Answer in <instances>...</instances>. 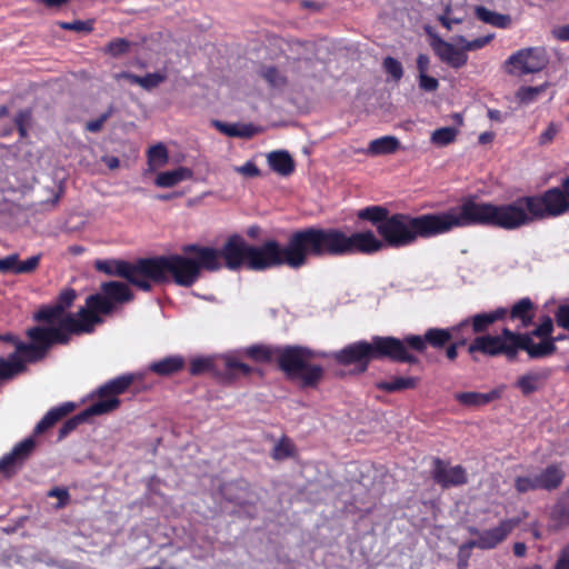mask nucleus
<instances>
[{"label":"nucleus","mask_w":569,"mask_h":569,"mask_svg":"<svg viewBox=\"0 0 569 569\" xmlns=\"http://www.w3.org/2000/svg\"><path fill=\"white\" fill-rule=\"evenodd\" d=\"M547 64L543 49L526 48L511 54L505 63L506 71L510 74H529L541 71Z\"/></svg>","instance_id":"9d476101"},{"label":"nucleus","mask_w":569,"mask_h":569,"mask_svg":"<svg viewBox=\"0 0 569 569\" xmlns=\"http://www.w3.org/2000/svg\"><path fill=\"white\" fill-rule=\"evenodd\" d=\"M164 80L166 76L160 72L148 73L141 77L140 87H142L146 90H150L158 87Z\"/></svg>","instance_id":"de8ad7c7"},{"label":"nucleus","mask_w":569,"mask_h":569,"mask_svg":"<svg viewBox=\"0 0 569 569\" xmlns=\"http://www.w3.org/2000/svg\"><path fill=\"white\" fill-rule=\"evenodd\" d=\"M500 397L499 390H491L490 392H458L455 399L462 406L468 408L482 407Z\"/></svg>","instance_id":"4be33fe9"},{"label":"nucleus","mask_w":569,"mask_h":569,"mask_svg":"<svg viewBox=\"0 0 569 569\" xmlns=\"http://www.w3.org/2000/svg\"><path fill=\"white\" fill-rule=\"evenodd\" d=\"M183 251L187 256L140 259L136 263L114 259L97 260L94 267L109 276L122 277L143 291L151 290L152 281H164L168 273L177 284L190 287L198 280L201 267H218L217 253L209 248L191 244L184 247Z\"/></svg>","instance_id":"f03ea898"},{"label":"nucleus","mask_w":569,"mask_h":569,"mask_svg":"<svg viewBox=\"0 0 569 569\" xmlns=\"http://www.w3.org/2000/svg\"><path fill=\"white\" fill-rule=\"evenodd\" d=\"M471 226H478L475 199L471 197L443 212L426 213L418 217L396 213L377 226V231L382 237V240L379 239L381 248L370 254L380 251L385 243L389 247L401 248L413 243L418 238H432L453 229ZM375 238L378 240L376 236Z\"/></svg>","instance_id":"7ed1b4c3"},{"label":"nucleus","mask_w":569,"mask_h":569,"mask_svg":"<svg viewBox=\"0 0 569 569\" xmlns=\"http://www.w3.org/2000/svg\"><path fill=\"white\" fill-rule=\"evenodd\" d=\"M552 34L560 41H569V24L555 28Z\"/></svg>","instance_id":"774afa93"},{"label":"nucleus","mask_w":569,"mask_h":569,"mask_svg":"<svg viewBox=\"0 0 569 569\" xmlns=\"http://www.w3.org/2000/svg\"><path fill=\"white\" fill-rule=\"evenodd\" d=\"M383 68L388 74L392 77L395 81H399L403 76L402 64L392 57H387L383 60Z\"/></svg>","instance_id":"a18cd8bd"},{"label":"nucleus","mask_w":569,"mask_h":569,"mask_svg":"<svg viewBox=\"0 0 569 569\" xmlns=\"http://www.w3.org/2000/svg\"><path fill=\"white\" fill-rule=\"evenodd\" d=\"M553 329V325L550 318H547L542 323H540L530 335L533 338L539 337L542 339H549L548 337L551 335Z\"/></svg>","instance_id":"864d4df0"},{"label":"nucleus","mask_w":569,"mask_h":569,"mask_svg":"<svg viewBox=\"0 0 569 569\" xmlns=\"http://www.w3.org/2000/svg\"><path fill=\"white\" fill-rule=\"evenodd\" d=\"M59 27L63 30H70L76 32H90L92 31V22L74 20L72 22H59Z\"/></svg>","instance_id":"49530a36"},{"label":"nucleus","mask_w":569,"mask_h":569,"mask_svg":"<svg viewBox=\"0 0 569 569\" xmlns=\"http://www.w3.org/2000/svg\"><path fill=\"white\" fill-rule=\"evenodd\" d=\"M278 362L280 368L291 378L299 375L308 360L315 357V352L301 347H287L277 349Z\"/></svg>","instance_id":"f8f14e48"},{"label":"nucleus","mask_w":569,"mask_h":569,"mask_svg":"<svg viewBox=\"0 0 569 569\" xmlns=\"http://www.w3.org/2000/svg\"><path fill=\"white\" fill-rule=\"evenodd\" d=\"M192 177V171L186 167H179L170 171L160 172L156 178V186L171 188Z\"/></svg>","instance_id":"a878e982"},{"label":"nucleus","mask_w":569,"mask_h":569,"mask_svg":"<svg viewBox=\"0 0 569 569\" xmlns=\"http://www.w3.org/2000/svg\"><path fill=\"white\" fill-rule=\"evenodd\" d=\"M358 218L369 220L377 227L378 224L382 223V221L389 219V216L386 208L380 206H372L360 210L358 212Z\"/></svg>","instance_id":"72a5a7b5"},{"label":"nucleus","mask_w":569,"mask_h":569,"mask_svg":"<svg viewBox=\"0 0 569 569\" xmlns=\"http://www.w3.org/2000/svg\"><path fill=\"white\" fill-rule=\"evenodd\" d=\"M432 48L439 59L451 68H462L468 61V54L461 46L457 48L450 42L438 39L432 43Z\"/></svg>","instance_id":"f3484780"},{"label":"nucleus","mask_w":569,"mask_h":569,"mask_svg":"<svg viewBox=\"0 0 569 569\" xmlns=\"http://www.w3.org/2000/svg\"><path fill=\"white\" fill-rule=\"evenodd\" d=\"M292 443L288 440H282L278 442L273 448V458L274 459H284L291 456L292 453Z\"/></svg>","instance_id":"8fccbe9b"},{"label":"nucleus","mask_w":569,"mask_h":569,"mask_svg":"<svg viewBox=\"0 0 569 569\" xmlns=\"http://www.w3.org/2000/svg\"><path fill=\"white\" fill-rule=\"evenodd\" d=\"M475 16L483 23L497 28H508L511 23L510 16L498 13L496 11L487 9L483 6L475 7Z\"/></svg>","instance_id":"c85d7f7f"},{"label":"nucleus","mask_w":569,"mask_h":569,"mask_svg":"<svg viewBox=\"0 0 569 569\" xmlns=\"http://www.w3.org/2000/svg\"><path fill=\"white\" fill-rule=\"evenodd\" d=\"M550 519L558 528L569 526V489L563 491L551 507Z\"/></svg>","instance_id":"b1692460"},{"label":"nucleus","mask_w":569,"mask_h":569,"mask_svg":"<svg viewBox=\"0 0 569 569\" xmlns=\"http://www.w3.org/2000/svg\"><path fill=\"white\" fill-rule=\"evenodd\" d=\"M439 20L441 24L448 30H451L453 24H459L463 21L462 18L452 17L450 8L446 9L445 13L439 18Z\"/></svg>","instance_id":"13d9d810"},{"label":"nucleus","mask_w":569,"mask_h":569,"mask_svg":"<svg viewBox=\"0 0 569 569\" xmlns=\"http://www.w3.org/2000/svg\"><path fill=\"white\" fill-rule=\"evenodd\" d=\"M236 171L247 177H258L260 171L252 161H247L244 164L237 167Z\"/></svg>","instance_id":"e2e57ef3"},{"label":"nucleus","mask_w":569,"mask_h":569,"mask_svg":"<svg viewBox=\"0 0 569 569\" xmlns=\"http://www.w3.org/2000/svg\"><path fill=\"white\" fill-rule=\"evenodd\" d=\"M30 342H23L10 333L0 335V341H6L14 347V351L6 360L14 357V360L23 366L27 363L40 361L47 355L52 346V339H60L61 336L56 330H46L43 327H33L27 331Z\"/></svg>","instance_id":"0eeeda50"},{"label":"nucleus","mask_w":569,"mask_h":569,"mask_svg":"<svg viewBox=\"0 0 569 569\" xmlns=\"http://www.w3.org/2000/svg\"><path fill=\"white\" fill-rule=\"evenodd\" d=\"M506 315V308H498L495 311L478 313L471 318L465 319L463 321H469V328H465L461 331V339L459 342L466 343L471 336L486 331L489 326L497 320L503 319Z\"/></svg>","instance_id":"2eb2a0df"},{"label":"nucleus","mask_w":569,"mask_h":569,"mask_svg":"<svg viewBox=\"0 0 569 569\" xmlns=\"http://www.w3.org/2000/svg\"><path fill=\"white\" fill-rule=\"evenodd\" d=\"M40 262V256H32L24 261H19V267L17 268V273H30L34 271Z\"/></svg>","instance_id":"603ef678"},{"label":"nucleus","mask_w":569,"mask_h":569,"mask_svg":"<svg viewBox=\"0 0 569 569\" xmlns=\"http://www.w3.org/2000/svg\"><path fill=\"white\" fill-rule=\"evenodd\" d=\"M533 303L529 298H522L510 310L512 320H520V328H527L533 319Z\"/></svg>","instance_id":"c756f323"},{"label":"nucleus","mask_w":569,"mask_h":569,"mask_svg":"<svg viewBox=\"0 0 569 569\" xmlns=\"http://www.w3.org/2000/svg\"><path fill=\"white\" fill-rule=\"evenodd\" d=\"M120 405V400L116 397H100V399L82 411L86 419L92 416H101L113 411Z\"/></svg>","instance_id":"2f4dec72"},{"label":"nucleus","mask_w":569,"mask_h":569,"mask_svg":"<svg viewBox=\"0 0 569 569\" xmlns=\"http://www.w3.org/2000/svg\"><path fill=\"white\" fill-rule=\"evenodd\" d=\"M430 60L427 54L420 53L417 57V68L419 70V74H426L429 69Z\"/></svg>","instance_id":"338daca9"},{"label":"nucleus","mask_w":569,"mask_h":569,"mask_svg":"<svg viewBox=\"0 0 569 569\" xmlns=\"http://www.w3.org/2000/svg\"><path fill=\"white\" fill-rule=\"evenodd\" d=\"M520 523V519L510 518L505 519L499 522V525L495 528L482 530L479 533L481 538L482 550L493 549L502 541L507 539V537L513 531L516 527Z\"/></svg>","instance_id":"dca6fc26"},{"label":"nucleus","mask_w":569,"mask_h":569,"mask_svg":"<svg viewBox=\"0 0 569 569\" xmlns=\"http://www.w3.org/2000/svg\"><path fill=\"white\" fill-rule=\"evenodd\" d=\"M274 353H277V350L264 346H251L246 349V355L256 361H269Z\"/></svg>","instance_id":"37998d69"},{"label":"nucleus","mask_w":569,"mask_h":569,"mask_svg":"<svg viewBox=\"0 0 569 569\" xmlns=\"http://www.w3.org/2000/svg\"><path fill=\"white\" fill-rule=\"evenodd\" d=\"M555 569H569V543L562 549Z\"/></svg>","instance_id":"69168bd1"},{"label":"nucleus","mask_w":569,"mask_h":569,"mask_svg":"<svg viewBox=\"0 0 569 569\" xmlns=\"http://www.w3.org/2000/svg\"><path fill=\"white\" fill-rule=\"evenodd\" d=\"M419 87L428 92L436 91L439 87V82L436 78L426 74H419Z\"/></svg>","instance_id":"6e6d98bb"},{"label":"nucleus","mask_w":569,"mask_h":569,"mask_svg":"<svg viewBox=\"0 0 569 569\" xmlns=\"http://www.w3.org/2000/svg\"><path fill=\"white\" fill-rule=\"evenodd\" d=\"M417 383V379L413 377H397L390 381H381L377 383V387L388 392L400 391L405 389H412Z\"/></svg>","instance_id":"473e14b6"},{"label":"nucleus","mask_w":569,"mask_h":569,"mask_svg":"<svg viewBox=\"0 0 569 569\" xmlns=\"http://www.w3.org/2000/svg\"><path fill=\"white\" fill-rule=\"evenodd\" d=\"M19 267V254L12 253L4 258L0 259V272L11 271L17 273V268Z\"/></svg>","instance_id":"09e8293b"},{"label":"nucleus","mask_w":569,"mask_h":569,"mask_svg":"<svg viewBox=\"0 0 569 569\" xmlns=\"http://www.w3.org/2000/svg\"><path fill=\"white\" fill-rule=\"evenodd\" d=\"M213 126L228 137L251 138L257 133V129L252 124L226 123L213 121Z\"/></svg>","instance_id":"7c9ffc66"},{"label":"nucleus","mask_w":569,"mask_h":569,"mask_svg":"<svg viewBox=\"0 0 569 569\" xmlns=\"http://www.w3.org/2000/svg\"><path fill=\"white\" fill-rule=\"evenodd\" d=\"M556 321L559 327L569 330V305L560 306L556 312Z\"/></svg>","instance_id":"4d7b16f0"},{"label":"nucleus","mask_w":569,"mask_h":569,"mask_svg":"<svg viewBox=\"0 0 569 569\" xmlns=\"http://www.w3.org/2000/svg\"><path fill=\"white\" fill-rule=\"evenodd\" d=\"M101 292L87 298V307L98 316L99 313H110L113 310L114 303L128 302L133 297L129 287L119 281L102 283Z\"/></svg>","instance_id":"6e6552de"},{"label":"nucleus","mask_w":569,"mask_h":569,"mask_svg":"<svg viewBox=\"0 0 569 569\" xmlns=\"http://www.w3.org/2000/svg\"><path fill=\"white\" fill-rule=\"evenodd\" d=\"M468 352H481L487 356L506 355L509 359L516 358V333L505 328L501 335H483L477 337L468 347Z\"/></svg>","instance_id":"1a4fd4ad"},{"label":"nucleus","mask_w":569,"mask_h":569,"mask_svg":"<svg viewBox=\"0 0 569 569\" xmlns=\"http://www.w3.org/2000/svg\"><path fill=\"white\" fill-rule=\"evenodd\" d=\"M148 159L150 163L162 166L168 161V151L161 143L151 147L148 151Z\"/></svg>","instance_id":"c03bdc74"},{"label":"nucleus","mask_w":569,"mask_h":569,"mask_svg":"<svg viewBox=\"0 0 569 569\" xmlns=\"http://www.w3.org/2000/svg\"><path fill=\"white\" fill-rule=\"evenodd\" d=\"M379 248L381 242L375 238L372 231L347 233L339 228H307L297 231L291 234L286 247L276 240L252 246L241 236L234 234L228 238L220 250L211 248L217 253L218 267L204 270H219L222 260L230 270L246 266L250 270L263 271L282 264L297 269L306 264L309 256L345 257L371 253Z\"/></svg>","instance_id":"f257e3e1"},{"label":"nucleus","mask_w":569,"mask_h":569,"mask_svg":"<svg viewBox=\"0 0 569 569\" xmlns=\"http://www.w3.org/2000/svg\"><path fill=\"white\" fill-rule=\"evenodd\" d=\"M389 358L393 361L413 363L417 358L406 350L400 339L376 336L370 342L357 341L335 353V359L341 365L361 363V370L367 369L371 359Z\"/></svg>","instance_id":"423d86ee"},{"label":"nucleus","mask_w":569,"mask_h":569,"mask_svg":"<svg viewBox=\"0 0 569 569\" xmlns=\"http://www.w3.org/2000/svg\"><path fill=\"white\" fill-rule=\"evenodd\" d=\"M36 449V440L28 437L18 442L10 452L0 459V475L3 479H11L24 466Z\"/></svg>","instance_id":"9b49d317"},{"label":"nucleus","mask_w":569,"mask_h":569,"mask_svg":"<svg viewBox=\"0 0 569 569\" xmlns=\"http://www.w3.org/2000/svg\"><path fill=\"white\" fill-rule=\"evenodd\" d=\"M209 367H210V361L208 359H202V358L193 359L190 365V372L192 375H199V373L206 371L207 369H209Z\"/></svg>","instance_id":"0e129e2a"},{"label":"nucleus","mask_w":569,"mask_h":569,"mask_svg":"<svg viewBox=\"0 0 569 569\" xmlns=\"http://www.w3.org/2000/svg\"><path fill=\"white\" fill-rule=\"evenodd\" d=\"M432 478L442 488L458 487L468 481L465 468L461 466H450L439 458L433 460Z\"/></svg>","instance_id":"ddd939ff"},{"label":"nucleus","mask_w":569,"mask_h":569,"mask_svg":"<svg viewBox=\"0 0 569 569\" xmlns=\"http://www.w3.org/2000/svg\"><path fill=\"white\" fill-rule=\"evenodd\" d=\"M183 366L184 360L181 356H170L152 362L149 369L159 376H169L180 371Z\"/></svg>","instance_id":"bb28decb"},{"label":"nucleus","mask_w":569,"mask_h":569,"mask_svg":"<svg viewBox=\"0 0 569 569\" xmlns=\"http://www.w3.org/2000/svg\"><path fill=\"white\" fill-rule=\"evenodd\" d=\"M261 77L273 88L284 86V76L274 67H264L260 71Z\"/></svg>","instance_id":"79ce46f5"},{"label":"nucleus","mask_w":569,"mask_h":569,"mask_svg":"<svg viewBox=\"0 0 569 569\" xmlns=\"http://www.w3.org/2000/svg\"><path fill=\"white\" fill-rule=\"evenodd\" d=\"M87 419L84 418V416H82V412L72 417L71 419H69L68 421H66L63 423V426L60 428V438H63L64 436H67L69 432H71L72 430H74L78 425L82 421H86Z\"/></svg>","instance_id":"5fc2aeb1"},{"label":"nucleus","mask_w":569,"mask_h":569,"mask_svg":"<svg viewBox=\"0 0 569 569\" xmlns=\"http://www.w3.org/2000/svg\"><path fill=\"white\" fill-rule=\"evenodd\" d=\"M546 88V84L537 87H521L517 91L516 98L521 104L528 106L535 102L545 92Z\"/></svg>","instance_id":"f704fd0d"},{"label":"nucleus","mask_w":569,"mask_h":569,"mask_svg":"<svg viewBox=\"0 0 569 569\" xmlns=\"http://www.w3.org/2000/svg\"><path fill=\"white\" fill-rule=\"evenodd\" d=\"M559 128L555 123H550L548 128L539 136V143L547 144L553 140L558 133Z\"/></svg>","instance_id":"052dcab7"},{"label":"nucleus","mask_w":569,"mask_h":569,"mask_svg":"<svg viewBox=\"0 0 569 569\" xmlns=\"http://www.w3.org/2000/svg\"><path fill=\"white\" fill-rule=\"evenodd\" d=\"M322 377V368L320 366H309L308 362L303 366V369L296 375L295 378L300 379L303 386H313Z\"/></svg>","instance_id":"c9c22d12"},{"label":"nucleus","mask_w":569,"mask_h":569,"mask_svg":"<svg viewBox=\"0 0 569 569\" xmlns=\"http://www.w3.org/2000/svg\"><path fill=\"white\" fill-rule=\"evenodd\" d=\"M560 188L541 196L521 197L509 203L496 204L475 200L478 226L516 230L547 217H557L569 210V178Z\"/></svg>","instance_id":"20e7f679"},{"label":"nucleus","mask_w":569,"mask_h":569,"mask_svg":"<svg viewBox=\"0 0 569 569\" xmlns=\"http://www.w3.org/2000/svg\"><path fill=\"white\" fill-rule=\"evenodd\" d=\"M110 114H111V111H108V112L101 114L98 119L91 120V121L87 122L86 129L88 131H90V132H98V131H100L102 126H103V123L108 120Z\"/></svg>","instance_id":"680f3d73"},{"label":"nucleus","mask_w":569,"mask_h":569,"mask_svg":"<svg viewBox=\"0 0 569 569\" xmlns=\"http://www.w3.org/2000/svg\"><path fill=\"white\" fill-rule=\"evenodd\" d=\"M465 328H469V321H461L457 326L447 329L430 328L426 331L425 338L427 343L435 348H441L452 339H459V333Z\"/></svg>","instance_id":"a211bd4d"},{"label":"nucleus","mask_w":569,"mask_h":569,"mask_svg":"<svg viewBox=\"0 0 569 569\" xmlns=\"http://www.w3.org/2000/svg\"><path fill=\"white\" fill-rule=\"evenodd\" d=\"M76 408L73 402H64L50 409L44 417L36 425L34 435H40L54 426L59 420L69 415Z\"/></svg>","instance_id":"412c9836"},{"label":"nucleus","mask_w":569,"mask_h":569,"mask_svg":"<svg viewBox=\"0 0 569 569\" xmlns=\"http://www.w3.org/2000/svg\"><path fill=\"white\" fill-rule=\"evenodd\" d=\"M400 147L399 140L393 136H383L381 138L370 141L366 154L368 156H382L395 153Z\"/></svg>","instance_id":"393cba45"},{"label":"nucleus","mask_w":569,"mask_h":569,"mask_svg":"<svg viewBox=\"0 0 569 569\" xmlns=\"http://www.w3.org/2000/svg\"><path fill=\"white\" fill-rule=\"evenodd\" d=\"M495 34H487L473 40H467L463 36L456 37V42L462 47L463 50L475 51L487 46L492 39Z\"/></svg>","instance_id":"58836bf2"},{"label":"nucleus","mask_w":569,"mask_h":569,"mask_svg":"<svg viewBox=\"0 0 569 569\" xmlns=\"http://www.w3.org/2000/svg\"><path fill=\"white\" fill-rule=\"evenodd\" d=\"M535 475L539 490L552 491L559 488L565 479V471L557 465H550Z\"/></svg>","instance_id":"6ab92c4d"},{"label":"nucleus","mask_w":569,"mask_h":569,"mask_svg":"<svg viewBox=\"0 0 569 569\" xmlns=\"http://www.w3.org/2000/svg\"><path fill=\"white\" fill-rule=\"evenodd\" d=\"M133 382V376L132 375H123L119 376L108 382H106L103 386H101L98 390V395L100 397H116L118 395H121L124 392L130 385Z\"/></svg>","instance_id":"cd10ccee"},{"label":"nucleus","mask_w":569,"mask_h":569,"mask_svg":"<svg viewBox=\"0 0 569 569\" xmlns=\"http://www.w3.org/2000/svg\"><path fill=\"white\" fill-rule=\"evenodd\" d=\"M131 42L124 38H117L110 41L104 48L103 52L118 58L129 52Z\"/></svg>","instance_id":"4c0bfd02"},{"label":"nucleus","mask_w":569,"mask_h":569,"mask_svg":"<svg viewBox=\"0 0 569 569\" xmlns=\"http://www.w3.org/2000/svg\"><path fill=\"white\" fill-rule=\"evenodd\" d=\"M549 377L548 369H540L529 371L518 378L516 388H518L523 395H530L537 391Z\"/></svg>","instance_id":"aec40b11"},{"label":"nucleus","mask_w":569,"mask_h":569,"mask_svg":"<svg viewBox=\"0 0 569 569\" xmlns=\"http://www.w3.org/2000/svg\"><path fill=\"white\" fill-rule=\"evenodd\" d=\"M555 341L556 339H542L540 342H535L531 335L516 333V355L518 350H525L532 359L548 357L557 349Z\"/></svg>","instance_id":"4468645a"},{"label":"nucleus","mask_w":569,"mask_h":569,"mask_svg":"<svg viewBox=\"0 0 569 569\" xmlns=\"http://www.w3.org/2000/svg\"><path fill=\"white\" fill-rule=\"evenodd\" d=\"M403 345H405V348H407V346H409L411 349L416 350V351H423L427 347V341H426V338L425 336L421 337V336H408L405 340H400ZM408 351V349H406Z\"/></svg>","instance_id":"3c124183"},{"label":"nucleus","mask_w":569,"mask_h":569,"mask_svg":"<svg viewBox=\"0 0 569 569\" xmlns=\"http://www.w3.org/2000/svg\"><path fill=\"white\" fill-rule=\"evenodd\" d=\"M269 167L282 177L290 176L295 170V161L291 156L283 150L271 151L267 156Z\"/></svg>","instance_id":"5701e85b"},{"label":"nucleus","mask_w":569,"mask_h":569,"mask_svg":"<svg viewBox=\"0 0 569 569\" xmlns=\"http://www.w3.org/2000/svg\"><path fill=\"white\" fill-rule=\"evenodd\" d=\"M48 497H54L59 499L58 508L64 507L69 500V492L63 488H52L48 492Z\"/></svg>","instance_id":"bf43d9fd"},{"label":"nucleus","mask_w":569,"mask_h":569,"mask_svg":"<svg viewBox=\"0 0 569 569\" xmlns=\"http://www.w3.org/2000/svg\"><path fill=\"white\" fill-rule=\"evenodd\" d=\"M74 299L76 291L67 289L60 293L53 306L43 307L34 315L36 320L48 323L46 330H56L61 336L60 339H52V345L67 343L72 333H89L101 322L100 317L91 312L87 305L77 313L67 312Z\"/></svg>","instance_id":"39448f33"},{"label":"nucleus","mask_w":569,"mask_h":569,"mask_svg":"<svg viewBox=\"0 0 569 569\" xmlns=\"http://www.w3.org/2000/svg\"><path fill=\"white\" fill-rule=\"evenodd\" d=\"M458 130L453 127H442L435 130L431 134V142L436 146L443 147L455 141Z\"/></svg>","instance_id":"e433bc0d"},{"label":"nucleus","mask_w":569,"mask_h":569,"mask_svg":"<svg viewBox=\"0 0 569 569\" xmlns=\"http://www.w3.org/2000/svg\"><path fill=\"white\" fill-rule=\"evenodd\" d=\"M23 372V366L14 360V357L10 360L0 358V379H9L16 375Z\"/></svg>","instance_id":"a19ab883"},{"label":"nucleus","mask_w":569,"mask_h":569,"mask_svg":"<svg viewBox=\"0 0 569 569\" xmlns=\"http://www.w3.org/2000/svg\"><path fill=\"white\" fill-rule=\"evenodd\" d=\"M515 489L518 493H527L529 491L539 490L536 475L528 473L526 476L516 477Z\"/></svg>","instance_id":"ea45409f"}]
</instances>
